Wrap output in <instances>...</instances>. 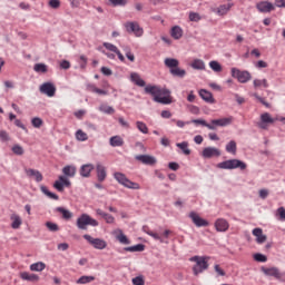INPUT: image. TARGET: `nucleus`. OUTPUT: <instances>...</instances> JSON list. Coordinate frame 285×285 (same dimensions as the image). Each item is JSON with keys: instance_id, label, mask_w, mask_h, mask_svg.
Wrapping results in <instances>:
<instances>
[{"instance_id": "nucleus-1", "label": "nucleus", "mask_w": 285, "mask_h": 285, "mask_svg": "<svg viewBox=\"0 0 285 285\" xmlns=\"http://www.w3.org/2000/svg\"><path fill=\"white\" fill-rule=\"evenodd\" d=\"M145 92L146 95H151L156 104H163V106H170L173 104V97L167 88H161L157 85H147Z\"/></svg>"}, {"instance_id": "nucleus-2", "label": "nucleus", "mask_w": 285, "mask_h": 285, "mask_svg": "<svg viewBox=\"0 0 285 285\" xmlns=\"http://www.w3.org/2000/svg\"><path fill=\"white\" fill-rule=\"evenodd\" d=\"M164 63L166 68H169L171 77H178V79H184V77H186L185 69L179 68V60L175 58H166Z\"/></svg>"}, {"instance_id": "nucleus-3", "label": "nucleus", "mask_w": 285, "mask_h": 285, "mask_svg": "<svg viewBox=\"0 0 285 285\" xmlns=\"http://www.w3.org/2000/svg\"><path fill=\"white\" fill-rule=\"evenodd\" d=\"M208 259H210L209 256H193L189 258V262H195L193 267L194 275H199L204 271H208Z\"/></svg>"}, {"instance_id": "nucleus-4", "label": "nucleus", "mask_w": 285, "mask_h": 285, "mask_svg": "<svg viewBox=\"0 0 285 285\" xmlns=\"http://www.w3.org/2000/svg\"><path fill=\"white\" fill-rule=\"evenodd\" d=\"M114 179H116V181L120 184V186H124V188H129V190H139L141 188L138 183L129 180L126 177V174L121 171L114 173Z\"/></svg>"}, {"instance_id": "nucleus-5", "label": "nucleus", "mask_w": 285, "mask_h": 285, "mask_svg": "<svg viewBox=\"0 0 285 285\" xmlns=\"http://www.w3.org/2000/svg\"><path fill=\"white\" fill-rule=\"evenodd\" d=\"M217 168L220 170H235L237 168H239V170H246L247 165L239 159H229L218 163Z\"/></svg>"}, {"instance_id": "nucleus-6", "label": "nucleus", "mask_w": 285, "mask_h": 285, "mask_svg": "<svg viewBox=\"0 0 285 285\" xmlns=\"http://www.w3.org/2000/svg\"><path fill=\"white\" fill-rule=\"evenodd\" d=\"M102 46L104 48H106V50H109V52H107L106 50H101L102 55H105L107 59L115 60L118 57L119 61H122V62L126 61L124 53H121V51L119 50V48H117V46L110 42H104ZM110 52H114V53H110Z\"/></svg>"}, {"instance_id": "nucleus-7", "label": "nucleus", "mask_w": 285, "mask_h": 285, "mask_svg": "<svg viewBox=\"0 0 285 285\" xmlns=\"http://www.w3.org/2000/svg\"><path fill=\"white\" fill-rule=\"evenodd\" d=\"M76 225L79 228V230H88V226H92L94 228H97V226H99V222L90 217V215L88 214H81L77 218Z\"/></svg>"}, {"instance_id": "nucleus-8", "label": "nucleus", "mask_w": 285, "mask_h": 285, "mask_svg": "<svg viewBox=\"0 0 285 285\" xmlns=\"http://www.w3.org/2000/svg\"><path fill=\"white\" fill-rule=\"evenodd\" d=\"M232 77L237 79L238 83H248L253 79V75L248 70H239L238 68L230 69Z\"/></svg>"}, {"instance_id": "nucleus-9", "label": "nucleus", "mask_w": 285, "mask_h": 285, "mask_svg": "<svg viewBox=\"0 0 285 285\" xmlns=\"http://www.w3.org/2000/svg\"><path fill=\"white\" fill-rule=\"evenodd\" d=\"M125 29L129 35H135L136 37H144V28L139 26L137 21H128L125 23Z\"/></svg>"}, {"instance_id": "nucleus-10", "label": "nucleus", "mask_w": 285, "mask_h": 285, "mask_svg": "<svg viewBox=\"0 0 285 285\" xmlns=\"http://www.w3.org/2000/svg\"><path fill=\"white\" fill-rule=\"evenodd\" d=\"M262 272L267 277H275L278 282H284L285 279L284 273L279 272V268L277 267H262Z\"/></svg>"}, {"instance_id": "nucleus-11", "label": "nucleus", "mask_w": 285, "mask_h": 285, "mask_svg": "<svg viewBox=\"0 0 285 285\" xmlns=\"http://www.w3.org/2000/svg\"><path fill=\"white\" fill-rule=\"evenodd\" d=\"M83 239H86L94 248L97 250H104L108 246V243L101 238H92V236L85 234Z\"/></svg>"}, {"instance_id": "nucleus-12", "label": "nucleus", "mask_w": 285, "mask_h": 285, "mask_svg": "<svg viewBox=\"0 0 285 285\" xmlns=\"http://www.w3.org/2000/svg\"><path fill=\"white\" fill-rule=\"evenodd\" d=\"M189 219H191L193 224L197 227V228H204L206 226H209L210 223H208V220L202 218L199 216V214H197L196 212H190L188 215Z\"/></svg>"}, {"instance_id": "nucleus-13", "label": "nucleus", "mask_w": 285, "mask_h": 285, "mask_svg": "<svg viewBox=\"0 0 285 285\" xmlns=\"http://www.w3.org/2000/svg\"><path fill=\"white\" fill-rule=\"evenodd\" d=\"M70 186H72V183H70V179L66 176H59L58 180L53 183V188H56L58 193H63V188H70Z\"/></svg>"}, {"instance_id": "nucleus-14", "label": "nucleus", "mask_w": 285, "mask_h": 285, "mask_svg": "<svg viewBox=\"0 0 285 285\" xmlns=\"http://www.w3.org/2000/svg\"><path fill=\"white\" fill-rule=\"evenodd\" d=\"M277 119L271 117V114L264 112L261 115V122H258V128H262V130L268 129V124H275Z\"/></svg>"}, {"instance_id": "nucleus-15", "label": "nucleus", "mask_w": 285, "mask_h": 285, "mask_svg": "<svg viewBox=\"0 0 285 285\" xmlns=\"http://www.w3.org/2000/svg\"><path fill=\"white\" fill-rule=\"evenodd\" d=\"M256 10H258V12H262L263 14H268L273 12V10H275V4L268 1H261L256 3Z\"/></svg>"}, {"instance_id": "nucleus-16", "label": "nucleus", "mask_w": 285, "mask_h": 285, "mask_svg": "<svg viewBox=\"0 0 285 285\" xmlns=\"http://www.w3.org/2000/svg\"><path fill=\"white\" fill-rule=\"evenodd\" d=\"M96 175L100 184L106 181V178L108 177V169L106 168V166H104V164L101 163L96 164Z\"/></svg>"}, {"instance_id": "nucleus-17", "label": "nucleus", "mask_w": 285, "mask_h": 285, "mask_svg": "<svg viewBox=\"0 0 285 285\" xmlns=\"http://www.w3.org/2000/svg\"><path fill=\"white\" fill-rule=\"evenodd\" d=\"M40 92L47 97H55L57 87L52 82H45L40 86Z\"/></svg>"}, {"instance_id": "nucleus-18", "label": "nucleus", "mask_w": 285, "mask_h": 285, "mask_svg": "<svg viewBox=\"0 0 285 285\" xmlns=\"http://www.w3.org/2000/svg\"><path fill=\"white\" fill-rule=\"evenodd\" d=\"M222 151L217 147H206L203 149L202 157L204 159H212V157H220Z\"/></svg>"}, {"instance_id": "nucleus-19", "label": "nucleus", "mask_w": 285, "mask_h": 285, "mask_svg": "<svg viewBox=\"0 0 285 285\" xmlns=\"http://www.w3.org/2000/svg\"><path fill=\"white\" fill-rule=\"evenodd\" d=\"M214 226H215L217 233H226V230H228V228H230V224H228V220H226L224 218L216 219Z\"/></svg>"}, {"instance_id": "nucleus-20", "label": "nucleus", "mask_w": 285, "mask_h": 285, "mask_svg": "<svg viewBox=\"0 0 285 285\" xmlns=\"http://www.w3.org/2000/svg\"><path fill=\"white\" fill-rule=\"evenodd\" d=\"M137 161L145 164L146 166H155L157 164V158L148 155H138L136 156Z\"/></svg>"}, {"instance_id": "nucleus-21", "label": "nucleus", "mask_w": 285, "mask_h": 285, "mask_svg": "<svg viewBox=\"0 0 285 285\" xmlns=\"http://www.w3.org/2000/svg\"><path fill=\"white\" fill-rule=\"evenodd\" d=\"M95 170V165L92 164H85L80 167V176L83 177L85 179H88L92 171Z\"/></svg>"}, {"instance_id": "nucleus-22", "label": "nucleus", "mask_w": 285, "mask_h": 285, "mask_svg": "<svg viewBox=\"0 0 285 285\" xmlns=\"http://www.w3.org/2000/svg\"><path fill=\"white\" fill-rule=\"evenodd\" d=\"M199 97L203 99V101H206V104H215V98H213V94L206 89H200L198 91Z\"/></svg>"}, {"instance_id": "nucleus-23", "label": "nucleus", "mask_w": 285, "mask_h": 285, "mask_svg": "<svg viewBox=\"0 0 285 285\" xmlns=\"http://www.w3.org/2000/svg\"><path fill=\"white\" fill-rule=\"evenodd\" d=\"M130 81L135 83V86H138L139 88L146 87V81L141 79V76L137 72H131L130 73Z\"/></svg>"}, {"instance_id": "nucleus-24", "label": "nucleus", "mask_w": 285, "mask_h": 285, "mask_svg": "<svg viewBox=\"0 0 285 285\" xmlns=\"http://www.w3.org/2000/svg\"><path fill=\"white\" fill-rule=\"evenodd\" d=\"M11 219V228H13V230H19V228H21V224H23V220L21 219V216H19L18 214H12L10 216Z\"/></svg>"}, {"instance_id": "nucleus-25", "label": "nucleus", "mask_w": 285, "mask_h": 285, "mask_svg": "<svg viewBox=\"0 0 285 285\" xmlns=\"http://www.w3.org/2000/svg\"><path fill=\"white\" fill-rule=\"evenodd\" d=\"M26 175L28 177H35L36 181L39 184L40 181H43V175L41 171L37 169H26Z\"/></svg>"}, {"instance_id": "nucleus-26", "label": "nucleus", "mask_w": 285, "mask_h": 285, "mask_svg": "<svg viewBox=\"0 0 285 285\" xmlns=\"http://www.w3.org/2000/svg\"><path fill=\"white\" fill-rule=\"evenodd\" d=\"M170 37L173 39H176V41L181 39L184 37V29H181V27H179V26H174L170 29Z\"/></svg>"}, {"instance_id": "nucleus-27", "label": "nucleus", "mask_w": 285, "mask_h": 285, "mask_svg": "<svg viewBox=\"0 0 285 285\" xmlns=\"http://www.w3.org/2000/svg\"><path fill=\"white\" fill-rule=\"evenodd\" d=\"M62 173L65 175V177H75V175H77V166L75 165H67L62 168Z\"/></svg>"}, {"instance_id": "nucleus-28", "label": "nucleus", "mask_w": 285, "mask_h": 285, "mask_svg": "<svg viewBox=\"0 0 285 285\" xmlns=\"http://www.w3.org/2000/svg\"><path fill=\"white\" fill-rule=\"evenodd\" d=\"M252 233L256 237L257 244H264L266 242V235H264L262 228H254Z\"/></svg>"}, {"instance_id": "nucleus-29", "label": "nucleus", "mask_w": 285, "mask_h": 285, "mask_svg": "<svg viewBox=\"0 0 285 285\" xmlns=\"http://www.w3.org/2000/svg\"><path fill=\"white\" fill-rule=\"evenodd\" d=\"M117 233L118 234L116 235V239H117V242H119V244H122L124 246L130 245V240H129L128 236H126V234H124V230L118 229Z\"/></svg>"}, {"instance_id": "nucleus-30", "label": "nucleus", "mask_w": 285, "mask_h": 285, "mask_svg": "<svg viewBox=\"0 0 285 285\" xmlns=\"http://www.w3.org/2000/svg\"><path fill=\"white\" fill-rule=\"evenodd\" d=\"M230 8H233V3L220 4L216 9V14H218V17H224V14H228V12H230Z\"/></svg>"}, {"instance_id": "nucleus-31", "label": "nucleus", "mask_w": 285, "mask_h": 285, "mask_svg": "<svg viewBox=\"0 0 285 285\" xmlns=\"http://www.w3.org/2000/svg\"><path fill=\"white\" fill-rule=\"evenodd\" d=\"M124 250H126V253H144V250H146V245L137 244L134 246L125 247Z\"/></svg>"}, {"instance_id": "nucleus-32", "label": "nucleus", "mask_w": 285, "mask_h": 285, "mask_svg": "<svg viewBox=\"0 0 285 285\" xmlns=\"http://www.w3.org/2000/svg\"><path fill=\"white\" fill-rule=\"evenodd\" d=\"M21 279L24 282H39V275L37 274H30L28 272H22L20 274Z\"/></svg>"}, {"instance_id": "nucleus-33", "label": "nucleus", "mask_w": 285, "mask_h": 285, "mask_svg": "<svg viewBox=\"0 0 285 285\" xmlns=\"http://www.w3.org/2000/svg\"><path fill=\"white\" fill-rule=\"evenodd\" d=\"M109 144L112 148H119L124 146V138H121V136H112L109 139Z\"/></svg>"}, {"instance_id": "nucleus-34", "label": "nucleus", "mask_w": 285, "mask_h": 285, "mask_svg": "<svg viewBox=\"0 0 285 285\" xmlns=\"http://www.w3.org/2000/svg\"><path fill=\"white\" fill-rule=\"evenodd\" d=\"M190 67L194 70H206V63L202 59H194Z\"/></svg>"}, {"instance_id": "nucleus-35", "label": "nucleus", "mask_w": 285, "mask_h": 285, "mask_svg": "<svg viewBox=\"0 0 285 285\" xmlns=\"http://www.w3.org/2000/svg\"><path fill=\"white\" fill-rule=\"evenodd\" d=\"M226 153H229L230 155H237V142L235 140H230L226 147Z\"/></svg>"}, {"instance_id": "nucleus-36", "label": "nucleus", "mask_w": 285, "mask_h": 285, "mask_svg": "<svg viewBox=\"0 0 285 285\" xmlns=\"http://www.w3.org/2000/svg\"><path fill=\"white\" fill-rule=\"evenodd\" d=\"M30 271L41 273V271H46V264L43 262L33 263L30 265Z\"/></svg>"}, {"instance_id": "nucleus-37", "label": "nucleus", "mask_w": 285, "mask_h": 285, "mask_svg": "<svg viewBox=\"0 0 285 285\" xmlns=\"http://www.w3.org/2000/svg\"><path fill=\"white\" fill-rule=\"evenodd\" d=\"M40 190L41 193H43V195H46L47 197H49V199H55V202L59 200V195L52 193V191H49L48 190V187L46 186H41L40 187Z\"/></svg>"}, {"instance_id": "nucleus-38", "label": "nucleus", "mask_w": 285, "mask_h": 285, "mask_svg": "<svg viewBox=\"0 0 285 285\" xmlns=\"http://www.w3.org/2000/svg\"><path fill=\"white\" fill-rule=\"evenodd\" d=\"M87 90H89V92H95L96 95H102V96L108 95L107 90L99 89V88H97V86H95L92 83L87 86Z\"/></svg>"}, {"instance_id": "nucleus-39", "label": "nucleus", "mask_w": 285, "mask_h": 285, "mask_svg": "<svg viewBox=\"0 0 285 285\" xmlns=\"http://www.w3.org/2000/svg\"><path fill=\"white\" fill-rule=\"evenodd\" d=\"M253 86L255 89L257 88H268V80L266 79H254Z\"/></svg>"}, {"instance_id": "nucleus-40", "label": "nucleus", "mask_w": 285, "mask_h": 285, "mask_svg": "<svg viewBox=\"0 0 285 285\" xmlns=\"http://www.w3.org/2000/svg\"><path fill=\"white\" fill-rule=\"evenodd\" d=\"M56 212L61 213L63 219H71L72 218V214L70 213V210H68L63 207H57Z\"/></svg>"}, {"instance_id": "nucleus-41", "label": "nucleus", "mask_w": 285, "mask_h": 285, "mask_svg": "<svg viewBox=\"0 0 285 285\" xmlns=\"http://www.w3.org/2000/svg\"><path fill=\"white\" fill-rule=\"evenodd\" d=\"M136 128L139 130V132H142V135H148V126L144 121H136Z\"/></svg>"}, {"instance_id": "nucleus-42", "label": "nucleus", "mask_w": 285, "mask_h": 285, "mask_svg": "<svg viewBox=\"0 0 285 285\" xmlns=\"http://www.w3.org/2000/svg\"><path fill=\"white\" fill-rule=\"evenodd\" d=\"M177 148L181 149L184 155H190V149L188 148V141H183L176 144Z\"/></svg>"}, {"instance_id": "nucleus-43", "label": "nucleus", "mask_w": 285, "mask_h": 285, "mask_svg": "<svg viewBox=\"0 0 285 285\" xmlns=\"http://www.w3.org/2000/svg\"><path fill=\"white\" fill-rule=\"evenodd\" d=\"M99 111L105 112V115H115V108H112L111 106H107V105H100Z\"/></svg>"}, {"instance_id": "nucleus-44", "label": "nucleus", "mask_w": 285, "mask_h": 285, "mask_svg": "<svg viewBox=\"0 0 285 285\" xmlns=\"http://www.w3.org/2000/svg\"><path fill=\"white\" fill-rule=\"evenodd\" d=\"M76 139L78 141H88V134L83 132L81 129H78L76 131Z\"/></svg>"}, {"instance_id": "nucleus-45", "label": "nucleus", "mask_w": 285, "mask_h": 285, "mask_svg": "<svg viewBox=\"0 0 285 285\" xmlns=\"http://www.w3.org/2000/svg\"><path fill=\"white\" fill-rule=\"evenodd\" d=\"M35 72H48V66L46 63H36L33 66Z\"/></svg>"}, {"instance_id": "nucleus-46", "label": "nucleus", "mask_w": 285, "mask_h": 285, "mask_svg": "<svg viewBox=\"0 0 285 285\" xmlns=\"http://www.w3.org/2000/svg\"><path fill=\"white\" fill-rule=\"evenodd\" d=\"M209 68H212L214 72H222V65L217 60H212L209 62Z\"/></svg>"}, {"instance_id": "nucleus-47", "label": "nucleus", "mask_w": 285, "mask_h": 285, "mask_svg": "<svg viewBox=\"0 0 285 285\" xmlns=\"http://www.w3.org/2000/svg\"><path fill=\"white\" fill-rule=\"evenodd\" d=\"M233 116H229L227 118H220L218 119L219 124H220V128H225L226 126H230V124H233Z\"/></svg>"}, {"instance_id": "nucleus-48", "label": "nucleus", "mask_w": 285, "mask_h": 285, "mask_svg": "<svg viewBox=\"0 0 285 285\" xmlns=\"http://www.w3.org/2000/svg\"><path fill=\"white\" fill-rule=\"evenodd\" d=\"M122 50L127 59L130 60L131 63L135 62V53L130 50V47H124Z\"/></svg>"}, {"instance_id": "nucleus-49", "label": "nucleus", "mask_w": 285, "mask_h": 285, "mask_svg": "<svg viewBox=\"0 0 285 285\" xmlns=\"http://www.w3.org/2000/svg\"><path fill=\"white\" fill-rule=\"evenodd\" d=\"M90 282H95V276H81L77 284H90Z\"/></svg>"}, {"instance_id": "nucleus-50", "label": "nucleus", "mask_w": 285, "mask_h": 285, "mask_svg": "<svg viewBox=\"0 0 285 285\" xmlns=\"http://www.w3.org/2000/svg\"><path fill=\"white\" fill-rule=\"evenodd\" d=\"M46 226H47L48 230H50V233L59 232V225H57L56 223L47 222Z\"/></svg>"}, {"instance_id": "nucleus-51", "label": "nucleus", "mask_w": 285, "mask_h": 285, "mask_svg": "<svg viewBox=\"0 0 285 285\" xmlns=\"http://www.w3.org/2000/svg\"><path fill=\"white\" fill-rule=\"evenodd\" d=\"M31 125L33 128H41L43 126V120L39 117H35L31 119Z\"/></svg>"}, {"instance_id": "nucleus-52", "label": "nucleus", "mask_w": 285, "mask_h": 285, "mask_svg": "<svg viewBox=\"0 0 285 285\" xmlns=\"http://www.w3.org/2000/svg\"><path fill=\"white\" fill-rule=\"evenodd\" d=\"M11 150L13 155H18V156H21L24 153L23 147H21L20 145H13Z\"/></svg>"}, {"instance_id": "nucleus-53", "label": "nucleus", "mask_w": 285, "mask_h": 285, "mask_svg": "<svg viewBox=\"0 0 285 285\" xmlns=\"http://www.w3.org/2000/svg\"><path fill=\"white\" fill-rule=\"evenodd\" d=\"M191 124H195L196 126H204L205 128H213V127L209 126V124L206 122V120H204V119H194V120H191Z\"/></svg>"}, {"instance_id": "nucleus-54", "label": "nucleus", "mask_w": 285, "mask_h": 285, "mask_svg": "<svg viewBox=\"0 0 285 285\" xmlns=\"http://www.w3.org/2000/svg\"><path fill=\"white\" fill-rule=\"evenodd\" d=\"M131 283L134 285H145L146 281L144 279V276H136L131 279Z\"/></svg>"}, {"instance_id": "nucleus-55", "label": "nucleus", "mask_w": 285, "mask_h": 285, "mask_svg": "<svg viewBox=\"0 0 285 285\" xmlns=\"http://www.w3.org/2000/svg\"><path fill=\"white\" fill-rule=\"evenodd\" d=\"M254 259L255 262H261V263H265V262H268V258L266 257V255L264 254H254Z\"/></svg>"}, {"instance_id": "nucleus-56", "label": "nucleus", "mask_w": 285, "mask_h": 285, "mask_svg": "<svg viewBox=\"0 0 285 285\" xmlns=\"http://www.w3.org/2000/svg\"><path fill=\"white\" fill-rule=\"evenodd\" d=\"M189 21L198 22L202 21V16L197 12H189Z\"/></svg>"}, {"instance_id": "nucleus-57", "label": "nucleus", "mask_w": 285, "mask_h": 285, "mask_svg": "<svg viewBox=\"0 0 285 285\" xmlns=\"http://www.w3.org/2000/svg\"><path fill=\"white\" fill-rule=\"evenodd\" d=\"M209 126H212V128H208V130H217V127H222L219 119L210 120Z\"/></svg>"}, {"instance_id": "nucleus-58", "label": "nucleus", "mask_w": 285, "mask_h": 285, "mask_svg": "<svg viewBox=\"0 0 285 285\" xmlns=\"http://www.w3.org/2000/svg\"><path fill=\"white\" fill-rule=\"evenodd\" d=\"M147 235H149V237H153V239L160 242V244H164V238H161V236H159V234L154 233V232H147Z\"/></svg>"}, {"instance_id": "nucleus-59", "label": "nucleus", "mask_w": 285, "mask_h": 285, "mask_svg": "<svg viewBox=\"0 0 285 285\" xmlns=\"http://www.w3.org/2000/svg\"><path fill=\"white\" fill-rule=\"evenodd\" d=\"M49 6L53 10H57V9L61 8V1L60 0H50Z\"/></svg>"}, {"instance_id": "nucleus-60", "label": "nucleus", "mask_w": 285, "mask_h": 285, "mask_svg": "<svg viewBox=\"0 0 285 285\" xmlns=\"http://www.w3.org/2000/svg\"><path fill=\"white\" fill-rule=\"evenodd\" d=\"M0 141H10V135L6 130H0Z\"/></svg>"}, {"instance_id": "nucleus-61", "label": "nucleus", "mask_w": 285, "mask_h": 285, "mask_svg": "<svg viewBox=\"0 0 285 285\" xmlns=\"http://www.w3.org/2000/svg\"><path fill=\"white\" fill-rule=\"evenodd\" d=\"M111 6L117 7V6H126L128 3V0H109Z\"/></svg>"}, {"instance_id": "nucleus-62", "label": "nucleus", "mask_w": 285, "mask_h": 285, "mask_svg": "<svg viewBox=\"0 0 285 285\" xmlns=\"http://www.w3.org/2000/svg\"><path fill=\"white\" fill-rule=\"evenodd\" d=\"M104 219H105L106 224H115V216H112L110 214H107Z\"/></svg>"}, {"instance_id": "nucleus-63", "label": "nucleus", "mask_w": 285, "mask_h": 285, "mask_svg": "<svg viewBox=\"0 0 285 285\" xmlns=\"http://www.w3.org/2000/svg\"><path fill=\"white\" fill-rule=\"evenodd\" d=\"M60 68H61L62 70H69V68H70V61H68V60H62V61L60 62Z\"/></svg>"}, {"instance_id": "nucleus-64", "label": "nucleus", "mask_w": 285, "mask_h": 285, "mask_svg": "<svg viewBox=\"0 0 285 285\" xmlns=\"http://www.w3.org/2000/svg\"><path fill=\"white\" fill-rule=\"evenodd\" d=\"M277 215H279L281 219H282L283 222H285V208H284V207H279V208L277 209Z\"/></svg>"}]
</instances>
